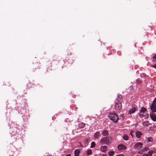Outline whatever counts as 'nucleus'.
Returning <instances> with one entry per match:
<instances>
[{"instance_id":"1","label":"nucleus","mask_w":156,"mask_h":156,"mask_svg":"<svg viewBox=\"0 0 156 156\" xmlns=\"http://www.w3.org/2000/svg\"><path fill=\"white\" fill-rule=\"evenodd\" d=\"M108 117H109L110 119L114 122L116 123L119 120V117L118 115L115 113H109Z\"/></svg>"},{"instance_id":"2","label":"nucleus","mask_w":156,"mask_h":156,"mask_svg":"<svg viewBox=\"0 0 156 156\" xmlns=\"http://www.w3.org/2000/svg\"><path fill=\"white\" fill-rule=\"evenodd\" d=\"M112 139L111 137H105L102 138L100 140V142L103 144H108L110 143Z\"/></svg>"},{"instance_id":"3","label":"nucleus","mask_w":156,"mask_h":156,"mask_svg":"<svg viewBox=\"0 0 156 156\" xmlns=\"http://www.w3.org/2000/svg\"><path fill=\"white\" fill-rule=\"evenodd\" d=\"M151 108L152 112H156V97L153 102Z\"/></svg>"},{"instance_id":"4","label":"nucleus","mask_w":156,"mask_h":156,"mask_svg":"<svg viewBox=\"0 0 156 156\" xmlns=\"http://www.w3.org/2000/svg\"><path fill=\"white\" fill-rule=\"evenodd\" d=\"M122 107V104L120 102H116L115 108L116 110H119L121 109Z\"/></svg>"},{"instance_id":"5","label":"nucleus","mask_w":156,"mask_h":156,"mask_svg":"<svg viewBox=\"0 0 156 156\" xmlns=\"http://www.w3.org/2000/svg\"><path fill=\"white\" fill-rule=\"evenodd\" d=\"M142 145L141 143H137L134 146V148L135 149H140L142 147Z\"/></svg>"},{"instance_id":"6","label":"nucleus","mask_w":156,"mask_h":156,"mask_svg":"<svg viewBox=\"0 0 156 156\" xmlns=\"http://www.w3.org/2000/svg\"><path fill=\"white\" fill-rule=\"evenodd\" d=\"M150 115V117L152 120L154 122L155 121H156V116L155 115V114L153 113L152 114L151 113Z\"/></svg>"},{"instance_id":"7","label":"nucleus","mask_w":156,"mask_h":156,"mask_svg":"<svg viewBox=\"0 0 156 156\" xmlns=\"http://www.w3.org/2000/svg\"><path fill=\"white\" fill-rule=\"evenodd\" d=\"M118 149L119 150H125L126 149V147L123 144H120L118 146Z\"/></svg>"},{"instance_id":"8","label":"nucleus","mask_w":156,"mask_h":156,"mask_svg":"<svg viewBox=\"0 0 156 156\" xmlns=\"http://www.w3.org/2000/svg\"><path fill=\"white\" fill-rule=\"evenodd\" d=\"M107 147L106 146H102L101 148V150L102 152H105L107 150Z\"/></svg>"},{"instance_id":"9","label":"nucleus","mask_w":156,"mask_h":156,"mask_svg":"<svg viewBox=\"0 0 156 156\" xmlns=\"http://www.w3.org/2000/svg\"><path fill=\"white\" fill-rule=\"evenodd\" d=\"M142 135V133L140 131H137L136 133V137L138 138H140Z\"/></svg>"},{"instance_id":"10","label":"nucleus","mask_w":156,"mask_h":156,"mask_svg":"<svg viewBox=\"0 0 156 156\" xmlns=\"http://www.w3.org/2000/svg\"><path fill=\"white\" fill-rule=\"evenodd\" d=\"M136 110V109L135 108H132L131 109L129 112V114H131L134 113Z\"/></svg>"},{"instance_id":"11","label":"nucleus","mask_w":156,"mask_h":156,"mask_svg":"<svg viewBox=\"0 0 156 156\" xmlns=\"http://www.w3.org/2000/svg\"><path fill=\"white\" fill-rule=\"evenodd\" d=\"M102 135L104 136H107L108 134V132L107 130H104L102 131Z\"/></svg>"},{"instance_id":"12","label":"nucleus","mask_w":156,"mask_h":156,"mask_svg":"<svg viewBox=\"0 0 156 156\" xmlns=\"http://www.w3.org/2000/svg\"><path fill=\"white\" fill-rule=\"evenodd\" d=\"M80 153V151L78 149H76L74 151L75 156H79V154Z\"/></svg>"},{"instance_id":"13","label":"nucleus","mask_w":156,"mask_h":156,"mask_svg":"<svg viewBox=\"0 0 156 156\" xmlns=\"http://www.w3.org/2000/svg\"><path fill=\"white\" fill-rule=\"evenodd\" d=\"M100 133L99 132H97L94 134V137L95 138H98L100 136Z\"/></svg>"},{"instance_id":"14","label":"nucleus","mask_w":156,"mask_h":156,"mask_svg":"<svg viewBox=\"0 0 156 156\" xmlns=\"http://www.w3.org/2000/svg\"><path fill=\"white\" fill-rule=\"evenodd\" d=\"M143 124L145 126H149L150 123L149 122L147 121H145L143 122Z\"/></svg>"},{"instance_id":"15","label":"nucleus","mask_w":156,"mask_h":156,"mask_svg":"<svg viewBox=\"0 0 156 156\" xmlns=\"http://www.w3.org/2000/svg\"><path fill=\"white\" fill-rule=\"evenodd\" d=\"M149 149V148L148 147H146L145 148L143 149L142 150H141V151H140L139 152V153H142V152H144L145 151H147Z\"/></svg>"},{"instance_id":"16","label":"nucleus","mask_w":156,"mask_h":156,"mask_svg":"<svg viewBox=\"0 0 156 156\" xmlns=\"http://www.w3.org/2000/svg\"><path fill=\"white\" fill-rule=\"evenodd\" d=\"M146 110H147L146 108H144L142 107L141 108L140 112L144 114Z\"/></svg>"},{"instance_id":"17","label":"nucleus","mask_w":156,"mask_h":156,"mask_svg":"<svg viewBox=\"0 0 156 156\" xmlns=\"http://www.w3.org/2000/svg\"><path fill=\"white\" fill-rule=\"evenodd\" d=\"M122 100V96L121 95H119L118 96V98L117 99V102H120V101Z\"/></svg>"},{"instance_id":"18","label":"nucleus","mask_w":156,"mask_h":156,"mask_svg":"<svg viewBox=\"0 0 156 156\" xmlns=\"http://www.w3.org/2000/svg\"><path fill=\"white\" fill-rule=\"evenodd\" d=\"M123 139L125 140H127L129 139V137L127 135L124 134L123 136Z\"/></svg>"},{"instance_id":"19","label":"nucleus","mask_w":156,"mask_h":156,"mask_svg":"<svg viewBox=\"0 0 156 156\" xmlns=\"http://www.w3.org/2000/svg\"><path fill=\"white\" fill-rule=\"evenodd\" d=\"M142 83V81L139 79H138L136 80V83L137 84H140Z\"/></svg>"},{"instance_id":"20","label":"nucleus","mask_w":156,"mask_h":156,"mask_svg":"<svg viewBox=\"0 0 156 156\" xmlns=\"http://www.w3.org/2000/svg\"><path fill=\"white\" fill-rule=\"evenodd\" d=\"M85 126V124L83 123H81L79 125V127L80 128H83Z\"/></svg>"},{"instance_id":"21","label":"nucleus","mask_w":156,"mask_h":156,"mask_svg":"<svg viewBox=\"0 0 156 156\" xmlns=\"http://www.w3.org/2000/svg\"><path fill=\"white\" fill-rule=\"evenodd\" d=\"M90 138L89 137L86 138L84 141V143L85 144H87L90 140Z\"/></svg>"},{"instance_id":"22","label":"nucleus","mask_w":156,"mask_h":156,"mask_svg":"<svg viewBox=\"0 0 156 156\" xmlns=\"http://www.w3.org/2000/svg\"><path fill=\"white\" fill-rule=\"evenodd\" d=\"M96 145V144L94 142H92L91 143L90 147L91 148L94 147Z\"/></svg>"},{"instance_id":"23","label":"nucleus","mask_w":156,"mask_h":156,"mask_svg":"<svg viewBox=\"0 0 156 156\" xmlns=\"http://www.w3.org/2000/svg\"><path fill=\"white\" fill-rule=\"evenodd\" d=\"M139 116L141 118H143L145 116V115H144V114H143L141 113L140 112L139 113Z\"/></svg>"},{"instance_id":"24","label":"nucleus","mask_w":156,"mask_h":156,"mask_svg":"<svg viewBox=\"0 0 156 156\" xmlns=\"http://www.w3.org/2000/svg\"><path fill=\"white\" fill-rule=\"evenodd\" d=\"M115 153L114 151H110L108 152V154L110 156H112L113 155V154Z\"/></svg>"},{"instance_id":"25","label":"nucleus","mask_w":156,"mask_h":156,"mask_svg":"<svg viewBox=\"0 0 156 156\" xmlns=\"http://www.w3.org/2000/svg\"><path fill=\"white\" fill-rule=\"evenodd\" d=\"M147 140L148 142H151L152 140V138L151 137H148L147 138Z\"/></svg>"},{"instance_id":"26","label":"nucleus","mask_w":156,"mask_h":156,"mask_svg":"<svg viewBox=\"0 0 156 156\" xmlns=\"http://www.w3.org/2000/svg\"><path fill=\"white\" fill-rule=\"evenodd\" d=\"M146 74L145 73H142L140 74V76L142 78H144L146 76Z\"/></svg>"},{"instance_id":"27","label":"nucleus","mask_w":156,"mask_h":156,"mask_svg":"<svg viewBox=\"0 0 156 156\" xmlns=\"http://www.w3.org/2000/svg\"><path fill=\"white\" fill-rule=\"evenodd\" d=\"M153 152V151H151V150H150L148 152V153L149 154V155H148V156L149 155H150V156H151L152 155V153Z\"/></svg>"},{"instance_id":"28","label":"nucleus","mask_w":156,"mask_h":156,"mask_svg":"<svg viewBox=\"0 0 156 156\" xmlns=\"http://www.w3.org/2000/svg\"><path fill=\"white\" fill-rule=\"evenodd\" d=\"M87 154L89 155H90L91 154L92 152V151L91 150H89L87 151Z\"/></svg>"},{"instance_id":"29","label":"nucleus","mask_w":156,"mask_h":156,"mask_svg":"<svg viewBox=\"0 0 156 156\" xmlns=\"http://www.w3.org/2000/svg\"><path fill=\"white\" fill-rule=\"evenodd\" d=\"M153 61L154 62L156 61V54L153 57Z\"/></svg>"},{"instance_id":"30","label":"nucleus","mask_w":156,"mask_h":156,"mask_svg":"<svg viewBox=\"0 0 156 156\" xmlns=\"http://www.w3.org/2000/svg\"><path fill=\"white\" fill-rule=\"evenodd\" d=\"M134 133V132L133 131H131L130 132V135L132 136V137H133V135Z\"/></svg>"},{"instance_id":"31","label":"nucleus","mask_w":156,"mask_h":156,"mask_svg":"<svg viewBox=\"0 0 156 156\" xmlns=\"http://www.w3.org/2000/svg\"><path fill=\"white\" fill-rule=\"evenodd\" d=\"M151 67L154 68L156 69V63L154 65H152Z\"/></svg>"},{"instance_id":"32","label":"nucleus","mask_w":156,"mask_h":156,"mask_svg":"<svg viewBox=\"0 0 156 156\" xmlns=\"http://www.w3.org/2000/svg\"><path fill=\"white\" fill-rule=\"evenodd\" d=\"M143 156H148V154H143Z\"/></svg>"},{"instance_id":"33","label":"nucleus","mask_w":156,"mask_h":156,"mask_svg":"<svg viewBox=\"0 0 156 156\" xmlns=\"http://www.w3.org/2000/svg\"><path fill=\"white\" fill-rule=\"evenodd\" d=\"M79 143L80 144V146L81 147H83V146L82 145L81 143L80 142H79Z\"/></svg>"},{"instance_id":"34","label":"nucleus","mask_w":156,"mask_h":156,"mask_svg":"<svg viewBox=\"0 0 156 156\" xmlns=\"http://www.w3.org/2000/svg\"><path fill=\"white\" fill-rule=\"evenodd\" d=\"M102 156H107V155L106 154H103Z\"/></svg>"},{"instance_id":"35","label":"nucleus","mask_w":156,"mask_h":156,"mask_svg":"<svg viewBox=\"0 0 156 156\" xmlns=\"http://www.w3.org/2000/svg\"><path fill=\"white\" fill-rule=\"evenodd\" d=\"M66 156H71V154H68L67 155H66Z\"/></svg>"},{"instance_id":"36","label":"nucleus","mask_w":156,"mask_h":156,"mask_svg":"<svg viewBox=\"0 0 156 156\" xmlns=\"http://www.w3.org/2000/svg\"><path fill=\"white\" fill-rule=\"evenodd\" d=\"M117 156H124L122 154H120V155H118Z\"/></svg>"},{"instance_id":"37","label":"nucleus","mask_w":156,"mask_h":156,"mask_svg":"<svg viewBox=\"0 0 156 156\" xmlns=\"http://www.w3.org/2000/svg\"><path fill=\"white\" fill-rule=\"evenodd\" d=\"M154 152H155L156 153V149L154 150Z\"/></svg>"},{"instance_id":"38","label":"nucleus","mask_w":156,"mask_h":156,"mask_svg":"<svg viewBox=\"0 0 156 156\" xmlns=\"http://www.w3.org/2000/svg\"><path fill=\"white\" fill-rule=\"evenodd\" d=\"M121 115H121H122V117H123V115Z\"/></svg>"}]
</instances>
